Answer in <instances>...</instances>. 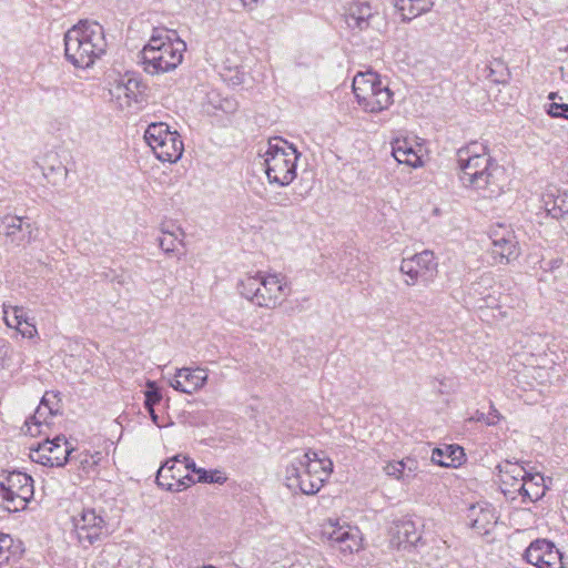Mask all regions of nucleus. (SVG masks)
Listing matches in <instances>:
<instances>
[{"label":"nucleus","mask_w":568,"mask_h":568,"mask_svg":"<svg viewBox=\"0 0 568 568\" xmlns=\"http://www.w3.org/2000/svg\"><path fill=\"white\" fill-rule=\"evenodd\" d=\"M399 271L406 276V285L426 284L437 273V262L434 253L425 250L410 257L403 258Z\"/></svg>","instance_id":"obj_10"},{"label":"nucleus","mask_w":568,"mask_h":568,"mask_svg":"<svg viewBox=\"0 0 568 568\" xmlns=\"http://www.w3.org/2000/svg\"><path fill=\"white\" fill-rule=\"evenodd\" d=\"M3 320L8 327L19 329L22 323L28 324L23 307L3 304Z\"/></svg>","instance_id":"obj_33"},{"label":"nucleus","mask_w":568,"mask_h":568,"mask_svg":"<svg viewBox=\"0 0 568 568\" xmlns=\"http://www.w3.org/2000/svg\"><path fill=\"white\" fill-rule=\"evenodd\" d=\"M27 426H28V432L32 434L31 432V427L29 426V424L27 423Z\"/></svg>","instance_id":"obj_48"},{"label":"nucleus","mask_w":568,"mask_h":568,"mask_svg":"<svg viewBox=\"0 0 568 568\" xmlns=\"http://www.w3.org/2000/svg\"><path fill=\"white\" fill-rule=\"evenodd\" d=\"M181 455L168 459L158 470L156 484L170 491H181L195 483L190 474H173L175 464L181 463Z\"/></svg>","instance_id":"obj_17"},{"label":"nucleus","mask_w":568,"mask_h":568,"mask_svg":"<svg viewBox=\"0 0 568 568\" xmlns=\"http://www.w3.org/2000/svg\"><path fill=\"white\" fill-rule=\"evenodd\" d=\"M420 539L414 521L403 519L395 521L390 528V544L397 549L416 545Z\"/></svg>","instance_id":"obj_23"},{"label":"nucleus","mask_w":568,"mask_h":568,"mask_svg":"<svg viewBox=\"0 0 568 568\" xmlns=\"http://www.w3.org/2000/svg\"><path fill=\"white\" fill-rule=\"evenodd\" d=\"M497 468L503 494L515 500L521 490L520 486L524 484L525 478H527L528 471L518 463L508 460L499 464Z\"/></svg>","instance_id":"obj_15"},{"label":"nucleus","mask_w":568,"mask_h":568,"mask_svg":"<svg viewBox=\"0 0 568 568\" xmlns=\"http://www.w3.org/2000/svg\"><path fill=\"white\" fill-rule=\"evenodd\" d=\"M73 448L69 446L63 436H57L53 439H45L39 443L37 447L30 448V458L32 462L49 467H62L67 464Z\"/></svg>","instance_id":"obj_11"},{"label":"nucleus","mask_w":568,"mask_h":568,"mask_svg":"<svg viewBox=\"0 0 568 568\" xmlns=\"http://www.w3.org/2000/svg\"><path fill=\"white\" fill-rule=\"evenodd\" d=\"M146 386L148 390L145 392L144 407L146 409H151L154 407V405L160 403V400L162 399V394L160 389L156 387L155 382L149 381L146 383Z\"/></svg>","instance_id":"obj_37"},{"label":"nucleus","mask_w":568,"mask_h":568,"mask_svg":"<svg viewBox=\"0 0 568 568\" xmlns=\"http://www.w3.org/2000/svg\"><path fill=\"white\" fill-rule=\"evenodd\" d=\"M110 94L121 110H129L141 101L140 82L132 78L119 81L110 90Z\"/></svg>","instance_id":"obj_20"},{"label":"nucleus","mask_w":568,"mask_h":568,"mask_svg":"<svg viewBox=\"0 0 568 568\" xmlns=\"http://www.w3.org/2000/svg\"><path fill=\"white\" fill-rule=\"evenodd\" d=\"M103 27L95 21H80L64 34L65 58L77 68H89L106 51Z\"/></svg>","instance_id":"obj_2"},{"label":"nucleus","mask_w":568,"mask_h":568,"mask_svg":"<svg viewBox=\"0 0 568 568\" xmlns=\"http://www.w3.org/2000/svg\"><path fill=\"white\" fill-rule=\"evenodd\" d=\"M358 105L369 113H379L393 104V92L375 72H358L353 79Z\"/></svg>","instance_id":"obj_7"},{"label":"nucleus","mask_w":568,"mask_h":568,"mask_svg":"<svg viewBox=\"0 0 568 568\" xmlns=\"http://www.w3.org/2000/svg\"><path fill=\"white\" fill-rule=\"evenodd\" d=\"M42 171L43 176L50 181L54 174H65V169L59 161L57 153H49L40 162H37Z\"/></svg>","instance_id":"obj_32"},{"label":"nucleus","mask_w":568,"mask_h":568,"mask_svg":"<svg viewBox=\"0 0 568 568\" xmlns=\"http://www.w3.org/2000/svg\"><path fill=\"white\" fill-rule=\"evenodd\" d=\"M464 449L460 446L448 445L445 448H434L432 462L444 467H456L462 464Z\"/></svg>","instance_id":"obj_27"},{"label":"nucleus","mask_w":568,"mask_h":568,"mask_svg":"<svg viewBox=\"0 0 568 568\" xmlns=\"http://www.w3.org/2000/svg\"><path fill=\"white\" fill-rule=\"evenodd\" d=\"M186 44L165 29H154L148 43L141 51L143 70L159 75L175 70L183 61Z\"/></svg>","instance_id":"obj_4"},{"label":"nucleus","mask_w":568,"mask_h":568,"mask_svg":"<svg viewBox=\"0 0 568 568\" xmlns=\"http://www.w3.org/2000/svg\"><path fill=\"white\" fill-rule=\"evenodd\" d=\"M556 95H557L556 93L551 92V93L549 94V99H550V100H554V99L556 98Z\"/></svg>","instance_id":"obj_47"},{"label":"nucleus","mask_w":568,"mask_h":568,"mask_svg":"<svg viewBox=\"0 0 568 568\" xmlns=\"http://www.w3.org/2000/svg\"><path fill=\"white\" fill-rule=\"evenodd\" d=\"M79 463L83 469H87L88 467L94 466L97 464V460L94 459V456L85 453L79 455Z\"/></svg>","instance_id":"obj_41"},{"label":"nucleus","mask_w":568,"mask_h":568,"mask_svg":"<svg viewBox=\"0 0 568 568\" xmlns=\"http://www.w3.org/2000/svg\"><path fill=\"white\" fill-rule=\"evenodd\" d=\"M183 457H184V456H182V455H181V458H180V459H181V463L175 464V468H174V470H173V474H181V475L189 474L187 471H189L190 469H185V468H184V465H185V463H186V462L183 459Z\"/></svg>","instance_id":"obj_43"},{"label":"nucleus","mask_w":568,"mask_h":568,"mask_svg":"<svg viewBox=\"0 0 568 568\" xmlns=\"http://www.w3.org/2000/svg\"><path fill=\"white\" fill-rule=\"evenodd\" d=\"M415 469L416 462L413 459L392 462L388 463L384 468L387 476L394 477L406 484H408L414 477Z\"/></svg>","instance_id":"obj_30"},{"label":"nucleus","mask_w":568,"mask_h":568,"mask_svg":"<svg viewBox=\"0 0 568 568\" xmlns=\"http://www.w3.org/2000/svg\"><path fill=\"white\" fill-rule=\"evenodd\" d=\"M470 526L479 535H487L496 524L494 509L490 507L471 506L469 509Z\"/></svg>","instance_id":"obj_24"},{"label":"nucleus","mask_w":568,"mask_h":568,"mask_svg":"<svg viewBox=\"0 0 568 568\" xmlns=\"http://www.w3.org/2000/svg\"><path fill=\"white\" fill-rule=\"evenodd\" d=\"M144 140L162 162L174 163L182 156L184 148L180 134L171 131L164 122L151 123L144 132Z\"/></svg>","instance_id":"obj_9"},{"label":"nucleus","mask_w":568,"mask_h":568,"mask_svg":"<svg viewBox=\"0 0 568 568\" xmlns=\"http://www.w3.org/2000/svg\"><path fill=\"white\" fill-rule=\"evenodd\" d=\"M10 321L14 324V315L12 316V318H10Z\"/></svg>","instance_id":"obj_49"},{"label":"nucleus","mask_w":568,"mask_h":568,"mask_svg":"<svg viewBox=\"0 0 568 568\" xmlns=\"http://www.w3.org/2000/svg\"><path fill=\"white\" fill-rule=\"evenodd\" d=\"M241 1H242L243 7L246 10L252 11L256 8L260 0H241Z\"/></svg>","instance_id":"obj_44"},{"label":"nucleus","mask_w":568,"mask_h":568,"mask_svg":"<svg viewBox=\"0 0 568 568\" xmlns=\"http://www.w3.org/2000/svg\"><path fill=\"white\" fill-rule=\"evenodd\" d=\"M148 412H149V414H150V417H151L152 422H153L156 426L162 427L163 425H162V423L160 422V417H159V415L155 413L154 407H153V408H151V409H148Z\"/></svg>","instance_id":"obj_45"},{"label":"nucleus","mask_w":568,"mask_h":568,"mask_svg":"<svg viewBox=\"0 0 568 568\" xmlns=\"http://www.w3.org/2000/svg\"><path fill=\"white\" fill-rule=\"evenodd\" d=\"M490 240L491 256L496 263L508 264L519 256V243L513 230L498 225L491 230Z\"/></svg>","instance_id":"obj_13"},{"label":"nucleus","mask_w":568,"mask_h":568,"mask_svg":"<svg viewBox=\"0 0 568 568\" xmlns=\"http://www.w3.org/2000/svg\"><path fill=\"white\" fill-rule=\"evenodd\" d=\"M520 488L521 490L518 497H521V501L535 503L539 500L546 493L545 479L538 473H528L527 478H525L524 484L520 486Z\"/></svg>","instance_id":"obj_26"},{"label":"nucleus","mask_w":568,"mask_h":568,"mask_svg":"<svg viewBox=\"0 0 568 568\" xmlns=\"http://www.w3.org/2000/svg\"><path fill=\"white\" fill-rule=\"evenodd\" d=\"M526 560L537 568H564L562 554L548 540H536L525 551Z\"/></svg>","instance_id":"obj_14"},{"label":"nucleus","mask_w":568,"mask_h":568,"mask_svg":"<svg viewBox=\"0 0 568 568\" xmlns=\"http://www.w3.org/2000/svg\"><path fill=\"white\" fill-rule=\"evenodd\" d=\"M240 294L258 307L276 308L288 295L287 284L281 275L246 274L237 284Z\"/></svg>","instance_id":"obj_5"},{"label":"nucleus","mask_w":568,"mask_h":568,"mask_svg":"<svg viewBox=\"0 0 568 568\" xmlns=\"http://www.w3.org/2000/svg\"><path fill=\"white\" fill-rule=\"evenodd\" d=\"M207 377L205 368L182 367L176 369L173 378L170 381V386L181 393L193 394L205 385Z\"/></svg>","instance_id":"obj_18"},{"label":"nucleus","mask_w":568,"mask_h":568,"mask_svg":"<svg viewBox=\"0 0 568 568\" xmlns=\"http://www.w3.org/2000/svg\"><path fill=\"white\" fill-rule=\"evenodd\" d=\"M345 22L352 30L364 31L372 27L376 13L368 1L354 0L345 9Z\"/></svg>","instance_id":"obj_19"},{"label":"nucleus","mask_w":568,"mask_h":568,"mask_svg":"<svg viewBox=\"0 0 568 568\" xmlns=\"http://www.w3.org/2000/svg\"><path fill=\"white\" fill-rule=\"evenodd\" d=\"M3 224H4V235L7 237H11L12 240L17 232H21L24 230L23 224H22V219L18 217V216H6L3 219ZM26 230H27L28 234L31 235L32 227L30 224L26 225Z\"/></svg>","instance_id":"obj_35"},{"label":"nucleus","mask_w":568,"mask_h":568,"mask_svg":"<svg viewBox=\"0 0 568 568\" xmlns=\"http://www.w3.org/2000/svg\"><path fill=\"white\" fill-rule=\"evenodd\" d=\"M33 479L21 471L0 473V498L9 511L24 509L33 497Z\"/></svg>","instance_id":"obj_8"},{"label":"nucleus","mask_w":568,"mask_h":568,"mask_svg":"<svg viewBox=\"0 0 568 568\" xmlns=\"http://www.w3.org/2000/svg\"><path fill=\"white\" fill-rule=\"evenodd\" d=\"M333 473V462L322 454L308 449L293 458L285 470V484L291 490L315 495Z\"/></svg>","instance_id":"obj_3"},{"label":"nucleus","mask_w":568,"mask_h":568,"mask_svg":"<svg viewBox=\"0 0 568 568\" xmlns=\"http://www.w3.org/2000/svg\"><path fill=\"white\" fill-rule=\"evenodd\" d=\"M542 203L547 215L556 220L561 230L568 234V191L549 189L542 195Z\"/></svg>","instance_id":"obj_16"},{"label":"nucleus","mask_w":568,"mask_h":568,"mask_svg":"<svg viewBox=\"0 0 568 568\" xmlns=\"http://www.w3.org/2000/svg\"><path fill=\"white\" fill-rule=\"evenodd\" d=\"M394 7L402 14L403 21H410L432 10L434 0H393Z\"/></svg>","instance_id":"obj_25"},{"label":"nucleus","mask_w":568,"mask_h":568,"mask_svg":"<svg viewBox=\"0 0 568 568\" xmlns=\"http://www.w3.org/2000/svg\"><path fill=\"white\" fill-rule=\"evenodd\" d=\"M297 150L280 136L270 139L263 154L265 173L271 183L288 185L296 178Z\"/></svg>","instance_id":"obj_6"},{"label":"nucleus","mask_w":568,"mask_h":568,"mask_svg":"<svg viewBox=\"0 0 568 568\" xmlns=\"http://www.w3.org/2000/svg\"><path fill=\"white\" fill-rule=\"evenodd\" d=\"M501 419L500 413L495 408L494 405H490V412L488 414L481 413L477 410L471 417L470 420L483 422L488 426H494L499 423Z\"/></svg>","instance_id":"obj_36"},{"label":"nucleus","mask_w":568,"mask_h":568,"mask_svg":"<svg viewBox=\"0 0 568 568\" xmlns=\"http://www.w3.org/2000/svg\"><path fill=\"white\" fill-rule=\"evenodd\" d=\"M548 114L552 118H565L568 119V104L552 102L549 105Z\"/></svg>","instance_id":"obj_39"},{"label":"nucleus","mask_w":568,"mask_h":568,"mask_svg":"<svg viewBox=\"0 0 568 568\" xmlns=\"http://www.w3.org/2000/svg\"><path fill=\"white\" fill-rule=\"evenodd\" d=\"M183 459L186 462L184 465V468L191 469L193 473L199 475V478L196 480L199 483L222 485L227 480L225 473H223L222 470H219V469L206 470L204 468H197L195 463L187 456H184Z\"/></svg>","instance_id":"obj_31"},{"label":"nucleus","mask_w":568,"mask_h":568,"mask_svg":"<svg viewBox=\"0 0 568 568\" xmlns=\"http://www.w3.org/2000/svg\"><path fill=\"white\" fill-rule=\"evenodd\" d=\"M27 325H28V326H27L26 328H23V329H20V328H19L18 331L21 333V335H22L23 337H27V338H32V337H34V336H36V334H37V328H36V326H34L33 324H30V323H28Z\"/></svg>","instance_id":"obj_42"},{"label":"nucleus","mask_w":568,"mask_h":568,"mask_svg":"<svg viewBox=\"0 0 568 568\" xmlns=\"http://www.w3.org/2000/svg\"><path fill=\"white\" fill-rule=\"evenodd\" d=\"M392 145V154L398 163H404L412 168H418L422 165L419 155L406 140L396 139Z\"/></svg>","instance_id":"obj_29"},{"label":"nucleus","mask_w":568,"mask_h":568,"mask_svg":"<svg viewBox=\"0 0 568 568\" xmlns=\"http://www.w3.org/2000/svg\"><path fill=\"white\" fill-rule=\"evenodd\" d=\"M41 410H42V406H40V407L37 409V412H36V414H34V416L32 417L33 424H34L36 426L41 425V420H40V417L42 416V412H41Z\"/></svg>","instance_id":"obj_46"},{"label":"nucleus","mask_w":568,"mask_h":568,"mask_svg":"<svg viewBox=\"0 0 568 568\" xmlns=\"http://www.w3.org/2000/svg\"><path fill=\"white\" fill-rule=\"evenodd\" d=\"M181 243L182 241L173 233H164L163 236L159 239V245L164 253H173Z\"/></svg>","instance_id":"obj_38"},{"label":"nucleus","mask_w":568,"mask_h":568,"mask_svg":"<svg viewBox=\"0 0 568 568\" xmlns=\"http://www.w3.org/2000/svg\"><path fill=\"white\" fill-rule=\"evenodd\" d=\"M462 184L483 199H497L504 193L505 172L493 161L486 148L471 143L458 150Z\"/></svg>","instance_id":"obj_1"},{"label":"nucleus","mask_w":568,"mask_h":568,"mask_svg":"<svg viewBox=\"0 0 568 568\" xmlns=\"http://www.w3.org/2000/svg\"><path fill=\"white\" fill-rule=\"evenodd\" d=\"M490 278H481L473 283L468 297L477 308H496L499 305L498 292L489 285Z\"/></svg>","instance_id":"obj_21"},{"label":"nucleus","mask_w":568,"mask_h":568,"mask_svg":"<svg viewBox=\"0 0 568 568\" xmlns=\"http://www.w3.org/2000/svg\"><path fill=\"white\" fill-rule=\"evenodd\" d=\"M325 531L332 545L337 546L342 551H357L361 547L358 531L349 526L331 525Z\"/></svg>","instance_id":"obj_22"},{"label":"nucleus","mask_w":568,"mask_h":568,"mask_svg":"<svg viewBox=\"0 0 568 568\" xmlns=\"http://www.w3.org/2000/svg\"><path fill=\"white\" fill-rule=\"evenodd\" d=\"M485 72L486 78L494 83H507L510 78L507 65L501 60H495L486 67Z\"/></svg>","instance_id":"obj_34"},{"label":"nucleus","mask_w":568,"mask_h":568,"mask_svg":"<svg viewBox=\"0 0 568 568\" xmlns=\"http://www.w3.org/2000/svg\"><path fill=\"white\" fill-rule=\"evenodd\" d=\"M13 351L9 345L2 344L0 345V368H7L10 366V355Z\"/></svg>","instance_id":"obj_40"},{"label":"nucleus","mask_w":568,"mask_h":568,"mask_svg":"<svg viewBox=\"0 0 568 568\" xmlns=\"http://www.w3.org/2000/svg\"><path fill=\"white\" fill-rule=\"evenodd\" d=\"M23 554L22 544L10 535L0 532V566L18 561Z\"/></svg>","instance_id":"obj_28"},{"label":"nucleus","mask_w":568,"mask_h":568,"mask_svg":"<svg viewBox=\"0 0 568 568\" xmlns=\"http://www.w3.org/2000/svg\"><path fill=\"white\" fill-rule=\"evenodd\" d=\"M73 527L82 545H92L108 532L105 520L94 509H83L73 517Z\"/></svg>","instance_id":"obj_12"}]
</instances>
